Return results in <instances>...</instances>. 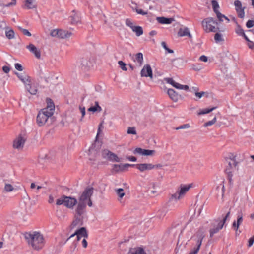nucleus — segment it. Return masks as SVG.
<instances>
[{
    "instance_id": "nucleus-1",
    "label": "nucleus",
    "mask_w": 254,
    "mask_h": 254,
    "mask_svg": "<svg viewBox=\"0 0 254 254\" xmlns=\"http://www.w3.org/2000/svg\"><path fill=\"white\" fill-rule=\"evenodd\" d=\"M24 236L28 244L35 250L41 249L45 245V241L44 236L39 232H25Z\"/></svg>"
},
{
    "instance_id": "nucleus-2",
    "label": "nucleus",
    "mask_w": 254,
    "mask_h": 254,
    "mask_svg": "<svg viewBox=\"0 0 254 254\" xmlns=\"http://www.w3.org/2000/svg\"><path fill=\"white\" fill-rule=\"evenodd\" d=\"M47 107L41 109L37 116V123L39 126L44 125L55 112V105L51 99H47Z\"/></svg>"
},
{
    "instance_id": "nucleus-3",
    "label": "nucleus",
    "mask_w": 254,
    "mask_h": 254,
    "mask_svg": "<svg viewBox=\"0 0 254 254\" xmlns=\"http://www.w3.org/2000/svg\"><path fill=\"white\" fill-rule=\"evenodd\" d=\"M203 30L207 33L216 32L219 30L218 22L212 17H207L202 21Z\"/></svg>"
},
{
    "instance_id": "nucleus-4",
    "label": "nucleus",
    "mask_w": 254,
    "mask_h": 254,
    "mask_svg": "<svg viewBox=\"0 0 254 254\" xmlns=\"http://www.w3.org/2000/svg\"><path fill=\"white\" fill-rule=\"evenodd\" d=\"M93 193L92 187H87L79 197V202L87 204L89 207L92 206L90 197Z\"/></svg>"
},
{
    "instance_id": "nucleus-5",
    "label": "nucleus",
    "mask_w": 254,
    "mask_h": 254,
    "mask_svg": "<svg viewBox=\"0 0 254 254\" xmlns=\"http://www.w3.org/2000/svg\"><path fill=\"white\" fill-rule=\"evenodd\" d=\"M77 203L76 198L70 196L63 195L56 201L57 205H64L67 208H71Z\"/></svg>"
},
{
    "instance_id": "nucleus-6",
    "label": "nucleus",
    "mask_w": 254,
    "mask_h": 254,
    "mask_svg": "<svg viewBox=\"0 0 254 254\" xmlns=\"http://www.w3.org/2000/svg\"><path fill=\"white\" fill-rule=\"evenodd\" d=\"M204 238V235L202 234L196 235L193 236L191 238V240L193 242L192 245L194 246L192 250L189 253V254H197L200 246L202 244V242Z\"/></svg>"
},
{
    "instance_id": "nucleus-7",
    "label": "nucleus",
    "mask_w": 254,
    "mask_h": 254,
    "mask_svg": "<svg viewBox=\"0 0 254 254\" xmlns=\"http://www.w3.org/2000/svg\"><path fill=\"white\" fill-rule=\"evenodd\" d=\"M52 37H57L60 38H68L71 35V33L62 29H54L51 32Z\"/></svg>"
},
{
    "instance_id": "nucleus-8",
    "label": "nucleus",
    "mask_w": 254,
    "mask_h": 254,
    "mask_svg": "<svg viewBox=\"0 0 254 254\" xmlns=\"http://www.w3.org/2000/svg\"><path fill=\"white\" fill-rule=\"evenodd\" d=\"M191 185L189 184L186 185H181L180 189L176 193L172 195V198H174L176 200L179 199L182 196L184 195L189 190L190 188Z\"/></svg>"
},
{
    "instance_id": "nucleus-9",
    "label": "nucleus",
    "mask_w": 254,
    "mask_h": 254,
    "mask_svg": "<svg viewBox=\"0 0 254 254\" xmlns=\"http://www.w3.org/2000/svg\"><path fill=\"white\" fill-rule=\"evenodd\" d=\"M212 228L210 229V237H213L214 235L217 233L223 227V224L219 222V220H215L211 225Z\"/></svg>"
},
{
    "instance_id": "nucleus-10",
    "label": "nucleus",
    "mask_w": 254,
    "mask_h": 254,
    "mask_svg": "<svg viewBox=\"0 0 254 254\" xmlns=\"http://www.w3.org/2000/svg\"><path fill=\"white\" fill-rule=\"evenodd\" d=\"M234 5L238 16L241 18H243L245 16V7H242L241 2L238 0H235Z\"/></svg>"
},
{
    "instance_id": "nucleus-11",
    "label": "nucleus",
    "mask_w": 254,
    "mask_h": 254,
    "mask_svg": "<svg viewBox=\"0 0 254 254\" xmlns=\"http://www.w3.org/2000/svg\"><path fill=\"white\" fill-rule=\"evenodd\" d=\"M104 157H107L110 161L112 162H119L121 161L120 158L115 153L109 150H105L103 152Z\"/></svg>"
},
{
    "instance_id": "nucleus-12",
    "label": "nucleus",
    "mask_w": 254,
    "mask_h": 254,
    "mask_svg": "<svg viewBox=\"0 0 254 254\" xmlns=\"http://www.w3.org/2000/svg\"><path fill=\"white\" fill-rule=\"evenodd\" d=\"M25 142V138L21 135H20L13 141V147L15 148L20 149L23 148Z\"/></svg>"
},
{
    "instance_id": "nucleus-13",
    "label": "nucleus",
    "mask_w": 254,
    "mask_h": 254,
    "mask_svg": "<svg viewBox=\"0 0 254 254\" xmlns=\"http://www.w3.org/2000/svg\"><path fill=\"white\" fill-rule=\"evenodd\" d=\"M142 77H149L151 78L153 77V73L151 67L150 65H145L140 72Z\"/></svg>"
},
{
    "instance_id": "nucleus-14",
    "label": "nucleus",
    "mask_w": 254,
    "mask_h": 254,
    "mask_svg": "<svg viewBox=\"0 0 254 254\" xmlns=\"http://www.w3.org/2000/svg\"><path fill=\"white\" fill-rule=\"evenodd\" d=\"M136 168L140 172H144L154 169V166L151 163H140L136 164Z\"/></svg>"
},
{
    "instance_id": "nucleus-15",
    "label": "nucleus",
    "mask_w": 254,
    "mask_h": 254,
    "mask_svg": "<svg viewBox=\"0 0 254 254\" xmlns=\"http://www.w3.org/2000/svg\"><path fill=\"white\" fill-rule=\"evenodd\" d=\"M155 152L154 150H148V149H144L141 148H136L133 151L134 154H138L140 155H145V156H151Z\"/></svg>"
},
{
    "instance_id": "nucleus-16",
    "label": "nucleus",
    "mask_w": 254,
    "mask_h": 254,
    "mask_svg": "<svg viewBox=\"0 0 254 254\" xmlns=\"http://www.w3.org/2000/svg\"><path fill=\"white\" fill-rule=\"evenodd\" d=\"M26 48L32 53L37 59H40L41 57V52L39 49L36 48L33 44H30L27 46Z\"/></svg>"
},
{
    "instance_id": "nucleus-17",
    "label": "nucleus",
    "mask_w": 254,
    "mask_h": 254,
    "mask_svg": "<svg viewBox=\"0 0 254 254\" xmlns=\"http://www.w3.org/2000/svg\"><path fill=\"white\" fill-rule=\"evenodd\" d=\"M86 205L87 204L79 202L76 209V214L77 216L83 218V215L84 213Z\"/></svg>"
},
{
    "instance_id": "nucleus-18",
    "label": "nucleus",
    "mask_w": 254,
    "mask_h": 254,
    "mask_svg": "<svg viewBox=\"0 0 254 254\" xmlns=\"http://www.w3.org/2000/svg\"><path fill=\"white\" fill-rule=\"evenodd\" d=\"M70 17L72 24H77L80 22L81 19L79 13H76L74 11H73Z\"/></svg>"
},
{
    "instance_id": "nucleus-19",
    "label": "nucleus",
    "mask_w": 254,
    "mask_h": 254,
    "mask_svg": "<svg viewBox=\"0 0 254 254\" xmlns=\"http://www.w3.org/2000/svg\"><path fill=\"white\" fill-rule=\"evenodd\" d=\"M19 79L24 84L25 86L30 83V77L26 74H22L18 73H16Z\"/></svg>"
},
{
    "instance_id": "nucleus-20",
    "label": "nucleus",
    "mask_w": 254,
    "mask_h": 254,
    "mask_svg": "<svg viewBox=\"0 0 254 254\" xmlns=\"http://www.w3.org/2000/svg\"><path fill=\"white\" fill-rule=\"evenodd\" d=\"M134 62L137 63L139 66H141L143 62V56L142 53H138L134 57L132 58Z\"/></svg>"
},
{
    "instance_id": "nucleus-21",
    "label": "nucleus",
    "mask_w": 254,
    "mask_h": 254,
    "mask_svg": "<svg viewBox=\"0 0 254 254\" xmlns=\"http://www.w3.org/2000/svg\"><path fill=\"white\" fill-rule=\"evenodd\" d=\"M129 254H146V253L142 247H138L131 249Z\"/></svg>"
},
{
    "instance_id": "nucleus-22",
    "label": "nucleus",
    "mask_w": 254,
    "mask_h": 254,
    "mask_svg": "<svg viewBox=\"0 0 254 254\" xmlns=\"http://www.w3.org/2000/svg\"><path fill=\"white\" fill-rule=\"evenodd\" d=\"M168 94L170 98L175 102L178 101L179 99V95L176 91L172 89H169L167 91Z\"/></svg>"
},
{
    "instance_id": "nucleus-23",
    "label": "nucleus",
    "mask_w": 254,
    "mask_h": 254,
    "mask_svg": "<svg viewBox=\"0 0 254 254\" xmlns=\"http://www.w3.org/2000/svg\"><path fill=\"white\" fill-rule=\"evenodd\" d=\"M243 216L241 213H239L237 214V222L234 221L233 223L232 226L235 228V229L237 231L238 230L239 226L243 222Z\"/></svg>"
},
{
    "instance_id": "nucleus-24",
    "label": "nucleus",
    "mask_w": 254,
    "mask_h": 254,
    "mask_svg": "<svg viewBox=\"0 0 254 254\" xmlns=\"http://www.w3.org/2000/svg\"><path fill=\"white\" fill-rule=\"evenodd\" d=\"M156 19L158 23L163 24H169L174 21L173 18L164 17H158Z\"/></svg>"
},
{
    "instance_id": "nucleus-25",
    "label": "nucleus",
    "mask_w": 254,
    "mask_h": 254,
    "mask_svg": "<svg viewBox=\"0 0 254 254\" xmlns=\"http://www.w3.org/2000/svg\"><path fill=\"white\" fill-rule=\"evenodd\" d=\"M26 90L32 95H35L37 92V88L34 85L29 83L25 86Z\"/></svg>"
},
{
    "instance_id": "nucleus-26",
    "label": "nucleus",
    "mask_w": 254,
    "mask_h": 254,
    "mask_svg": "<svg viewBox=\"0 0 254 254\" xmlns=\"http://www.w3.org/2000/svg\"><path fill=\"white\" fill-rule=\"evenodd\" d=\"M165 81L167 82V83L171 84L174 87L178 89H181L182 88V84H180L176 82H175L172 78H165Z\"/></svg>"
},
{
    "instance_id": "nucleus-27",
    "label": "nucleus",
    "mask_w": 254,
    "mask_h": 254,
    "mask_svg": "<svg viewBox=\"0 0 254 254\" xmlns=\"http://www.w3.org/2000/svg\"><path fill=\"white\" fill-rule=\"evenodd\" d=\"M179 36L181 37L188 36L190 38H191L192 36L190 32L189 29L187 27H185L183 29H180L178 32Z\"/></svg>"
},
{
    "instance_id": "nucleus-28",
    "label": "nucleus",
    "mask_w": 254,
    "mask_h": 254,
    "mask_svg": "<svg viewBox=\"0 0 254 254\" xmlns=\"http://www.w3.org/2000/svg\"><path fill=\"white\" fill-rule=\"evenodd\" d=\"M75 234H76V235H79L81 236V237H83L84 238L88 237L87 232L86 231L85 228L84 227H81L80 229L77 230L75 232Z\"/></svg>"
},
{
    "instance_id": "nucleus-29",
    "label": "nucleus",
    "mask_w": 254,
    "mask_h": 254,
    "mask_svg": "<svg viewBox=\"0 0 254 254\" xmlns=\"http://www.w3.org/2000/svg\"><path fill=\"white\" fill-rule=\"evenodd\" d=\"M132 31L135 33L137 36H140L143 34V29L141 26H135L132 29Z\"/></svg>"
},
{
    "instance_id": "nucleus-30",
    "label": "nucleus",
    "mask_w": 254,
    "mask_h": 254,
    "mask_svg": "<svg viewBox=\"0 0 254 254\" xmlns=\"http://www.w3.org/2000/svg\"><path fill=\"white\" fill-rule=\"evenodd\" d=\"M216 15L217 17V19H218V20L220 22H223L224 21V20H226L227 21V23H228L230 21V20L229 19V18L227 17H226L224 14H222L220 12H218L216 14Z\"/></svg>"
},
{
    "instance_id": "nucleus-31",
    "label": "nucleus",
    "mask_w": 254,
    "mask_h": 254,
    "mask_svg": "<svg viewBox=\"0 0 254 254\" xmlns=\"http://www.w3.org/2000/svg\"><path fill=\"white\" fill-rule=\"evenodd\" d=\"M25 6L27 9H33L35 7L34 4V0H25Z\"/></svg>"
},
{
    "instance_id": "nucleus-32",
    "label": "nucleus",
    "mask_w": 254,
    "mask_h": 254,
    "mask_svg": "<svg viewBox=\"0 0 254 254\" xmlns=\"http://www.w3.org/2000/svg\"><path fill=\"white\" fill-rule=\"evenodd\" d=\"M216 108V107H212L210 109H204L203 110H200L199 112H198V115H204L205 114L209 113L211 112V111H213Z\"/></svg>"
},
{
    "instance_id": "nucleus-33",
    "label": "nucleus",
    "mask_w": 254,
    "mask_h": 254,
    "mask_svg": "<svg viewBox=\"0 0 254 254\" xmlns=\"http://www.w3.org/2000/svg\"><path fill=\"white\" fill-rule=\"evenodd\" d=\"M212 5L213 11H214L215 14H216L218 12H219L218 10L219 8V5L218 3L216 0H213L212 1Z\"/></svg>"
},
{
    "instance_id": "nucleus-34",
    "label": "nucleus",
    "mask_w": 254,
    "mask_h": 254,
    "mask_svg": "<svg viewBox=\"0 0 254 254\" xmlns=\"http://www.w3.org/2000/svg\"><path fill=\"white\" fill-rule=\"evenodd\" d=\"M214 39L216 43H219L224 41L222 34L219 33H216L215 34Z\"/></svg>"
},
{
    "instance_id": "nucleus-35",
    "label": "nucleus",
    "mask_w": 254,
    "mask_h": 254,
    "mask_svg": "<svg viewBox=\"0 0 254 254\" xmlns=\"http://www.w3.org/2000/svg\"><path fill=\"white\" fill-rule=\"evenodd\" d=\"M6 36L9 39H13L14 37V32L12 30H9L5 32Z\"/></svg>"
},
{
    "instance_id": "nucleus-36",
    "label": "nucleus",
    "mask_w": 254,
    "mask_h": 254,
    "mask_svg": "<svg viewBox=\"0 0 254 254\" xmlns=\"http://www.w3.org/2000/svg\"><path fill=\"white\" fill-rule=\"evenodd\" d=\"M82 67L85 70L88 69L90 66L88 61L86 59H83L81 61Z\"/></svg>"
},
{
    "instance_id": "nucleus-37",
    "label": "nucleus",
    "mask_w": 254,
    "mask_h": 254,
    "mask_svg": "<svg viewBox=\"0 0 254 254\" xmlns=\"http://www.w3.org/2000/svg\"><path fill=\"white\" fill-rule=\"evenodd\" d=\"M13 189L14 188H13V186L11 184H5V187H4V190L6 192L12 191L13 190Z\"/></svg>"
},
{
    "instance_id": "nucleus-38",
    "label": "nucleus",
    "mask_w": 254,
    "mask_h": 254,
    "mask_svg": "<svg viewBox=\"0 0 254 254\" xmlns=\"http://www.w3.org/2000/svg\"><path fill=\"white\" fill-rule=\"evenodd\" d=\"M161 46L162 47L169 53H173L174 52L173 50L170 49L167 46L165 42H161Z\"/></svg>"
},
{
    "instance_id": "nucleus-39",
    "label": "nucleus",
    "mask_w": 254,
    "mask_h": 254,
    "mask_svg": "<svg viewBox=\"0 0 254 254\" xmlns=\"http://www.w3.org/2000/svg\"><path fill=\"white\" fill-rule=\"evenodd\" d=\"M76 217H77L76 219L73 221L72 225L74 227L78 225V224L80 223L81 220L82 219V217H78V216L76 215Z\"/></svg>"
},
{
    "instance_id": "nucleus-40",
    "label": "nucleus",
    "mask_w": 254,
    "mask_h": 254,
    "mask_svg": "<svg viewBox=\"0 0 254 254\" xmlns=\"http://www.w3.org/2000/svg\"><path fill=\"white\" fill-rule=\"evenodd\" d=\"M127 133L130 134H136V131L134 127H128Z\"/></svg>"
},
{
    "instance_id": "nucleus-41",
    "label": "nucleus",
    "mask_w": 254,
    "mask_h": 254,
    "mask_svg": "<svg viewBox=\"0 0 254 254\" xmlns=\"http://www.w3.org/2000/svg\"><path fill=\"white\" fill-rule=\"evenodd\" d=\"M18 28L22 32V33L24 35H26V36H31V33L28 30L25 29H23V28H22V27H19Z\"/></svg>"
},
{
    "instance_id": "nucleus-42",
    "label": "nucleus",
    "mask_w": 254,
    "mask_h": 254,
    "mask_svg": "<svg viewBox=\"0 0 254 254\" xmlns=\"http://www.w3.org/2000/svg\"><path fill=\"white\" fill-rule=\"evenodd\" d=\"M216 122V118L214 117L212 120L209 121L206 123H205L204 125V127L210 126L213 124H214Z\"/></svg>"
},
{
    "instance_id": "nucleus-43",
    "label": "nucleus",
    "mask_w": 254,
    "mask_h": 254,
    "mask_svg": "<svg viewBox=\"0 0 254 254\" xmlns=\"http://www.w3.org/2000/svg\"><path fill=\"white\" fill-rule=\"evenodd\" d=\"M126 24L132 30L135 26L134 25L133 22L129 19H127L126 20Z\"/></svg>"
},
{
    "instance_id": "nucleus-44",
    "label": "nucleus",
    "mask_w": 254,
    "mask_h": 254,
    "mask_svg": "<svg viewBox=\"0 0 254 254\" xmlns=\"http://www.w3.org/2000/svg\"><path fill=\"white\" fill-rule=\"evenodd\" d=\"M123 165L122 164H114L113 166L114 169L118 172L120 171H123V168H122Z\"/></svg>"
},
{
    "instance_id": "nucleus-45",
    "label": "nucleus",
    "mask_w": 254,
    "mask_h": 254,
    "mask_svg": "<svg viewBox=\"0 0 254 254\" xmlns=\"http://www.w3.org/2000/svg\"><path fill=\"white\" fill-rule=\"evenodd\" d=\"M118 64L120 65V67H121V68L123 70H124V71H127V68H126V64L124 62H123L122 61H119L118 62Z\"/></svg>"
},
{
    "instance_id": "nucleus-46",
    "label": "nucleus",
    "mask_w": 254,
    "mask_h": 254,
    "mask_svg": "<svg viewBox=\"0 0 254 254\" xmlns=\"http://www.w3.org/2000/svg\"><path fill=\"white\" fill-rule=\"evenodd\" d=\"M116 192H117V194L120 198H122L125 195V193L124 192V190L122 188L118 189L117 190Z\"/></svg>"
},
{
    "instance_id": "nucleus-47",
    "label": "nucleus",
    "mask_w": 254,
    "mask_h": 254,
    "mask_svg": "<svg viewBox=\"0 0 254 254\" xmlns=\"http://www.w3.org/2000/svg\"><path fill=\"white\" fill-rule=\"evenodd\" d=\"M230 212L229 211L226 215V216L224 217V218L222 219V220H220V219H218L219 220V222L220 223H222L223 225H224L226 221L227 220V218L229 217L230 216Z\"/></svg>"
},
{
    "instance_id": "nucleus-48",
    "label": "nucleus",
    "mask_w": 254,
    "mask_h": 254,
    "mask_svg": "<svg viewBox=\"0 0 254 254\" xmlns=\"http://www.w3.org/2000/svg\"><path fill=\"white\" fill-rule=\"evenodd\" d=\"M135 11L137 13V14H140L142 15H145L148 13V12L147 11L146 12L144 11L141 9H139V8H135Z\"/></svg>"
},
{
    "instance_id": "nucleus-49",
    "label": "nucleus",
    "mask_w": 254,
    "mask_h": 254,
    "mask_svg": "<svg viewBox=\"0 0 254 254\" xmlns=\"http://www.w3.org/2000/svg\"><path fill=\"white\" fill-rule=\"evenodd\" d=\"M254 26V20H249L246 23V26L250 28Z\"/></svg>"
},
{
    "instance_id": "nucleus-50",
    "label": "nucleus",
    "mask_w": 254,
    "mask_h": 254,
    "mask_svg": "<svg viewBox=\"0 0 254 254\" xmlns=\"http://www.w3.org/2000/svg\"><path fill=\"white\" fill-rule=\"evenodd\" d=\"M190 127V125L188 124H184L183 125H181L179 126V127L176 128L177 130L180 129H185V128H188Z\"/></svg>"
},
{
    "instance_id": "nucleus-51",
    "label": "nucleus",
    "mask_w": 254,
    "mask_h": 254,
    "mask_svg": "<svg viewBox=\"0 0 254 254\" xmlns=\"http://www.w3.org/2000/svg\"><path fill=\"white\" fill-rule=\"evenodd\" d=\"M15 68L18 71H21L23 70V68L21 64L19 63L15 64Z\"/></svg>"
},
{
    "instance_id": "nucleus-52",
    "label": "nucleus",
    "mask_w": 254,
    "mask_h": 254,
    "mask_svg": "<svg viewBox=\"0 0 254 254\" xmlns=\"http://www.w3.org/2000/svg\"><path fill=\"white\" fill-rule=\"evenodd\" d=\"M88 111L93 112H97V111L99 112V110H98V109L96 107H95V106L90 107V108H88Z\"/></svg>"
},
{
    "instance_id": "nucleus-53",
    "label": "nucleus",
    "mask_w": 254,
    "mask_h": 254,
    "mask_svg": "<svg viewBox=\"0 0 254 254\" xmlns=\"http://www.w3.org/2000/svg\"><path fill=\"white\" fill-rule=\"evenodd\" d=\"M79 110L82 114V118H83L85 115V108L84 107H82L80 106Z\"/></svg>"
},
{
    "instance_id": "nucleus-54",
    "label": "nucleus",
    "mask_w": 254,
    "mask_h": 254,
    "mask_svg": "<svg viewBox=\"0 0 254 254\" xmlns=\"http://www.w3.org/2000/svg\"><path fill=\"white\" fill-rule=\"evenodd\" d=\"M254 242V235L249 239L248 247H251Z\"/></svg>"
},
{
    "instance_id": "nucleus-55",
    "label": "nucleus",
    "mask_w": 254,
    "mask_h": 254,
    "mask_svg": "<svg viewBox=\"0 0 254 254\" xmlns=\"http://www.w3.org/2000/svg\"><path fill=\"white\" fill-rule=\"evenodd\" d=\"M135 166L136 167V164H130L126 163V164H123L122 168H123V170H124L125 169V168H126L128 167H135Z\"/></svg>"
},
{
    "instance_id": "nucleus-56",
    "label": "nucleus",
    "mask_w": 254,
    "mask_h": 254,
    "mask_svg": "<svg viewBox=\"0 0 254 254\" xmlns=\"http://www.w3.org/2000/svg\"><path fill=\"white\" fill-rule=\"evenodd\" d=\"M205 92H195V96L198 97L199 99L201 98L203 95H204Z\"/></svg>"
},
{
    "instance_id": "nucleus-57",
    "label": "nucleus",
    "mask_w": 254,
    "mask_h": 254,
    "mask_svg": "<svg viewBox=\"0 0 254 254\" xmlns=\"http://www.w3.org/2000/svg\"><path fill=\"white\" fill-rule=\"evenodd\" d=\"M199 60L201 61L206 62L208 61V58L205 55H202L199 57Z\"/></svg>"
},
{
    "instance_id": "nucleus-58",
    "label": "nucleus",
    "mask_w": 254,
    "mask_h": 254,
    "mask_svg": "<svg viewBox=\"0 0 254 254\" xmlns=\"http://www.w3.org/2000/svg\"><path fill=\"white\" fill-rule=\"evenodd\" d=\"M221 187V194L222 196L223 197L224 193V185L223 184H221L220 185V186L217 187V189Z\"/></svg>"
},
{
    "instance_id": "nucleus-59",
    "label": "nucleus",
    "mask_w": 254,
    "mask_h": 254,
    "mask_svg": "<svg viewBox=\"0 0 254 254\" xmlns=\"http://www.w3.org/2000/svg\"><path fill=\"white\" fill-rule=\"evenodd\" d=\"M2 70L4 72L8 73L10 71V68L7 66H3L2 67Z\"/></svg>"
},
{
    "instance_id": "nucleus-60",
    "label": "nucleus",
    "mask_w": 254,
    "mask_h": 254,
    "mask_svg": "<svg viewBox=\"0 0 254 254\" xmlns=\"http://www.w3.org/2000/svg\"><path fill=\"white\" fill-rule=\"evenodd\" d=\"M127 159L130 161H132V162H136V160H137V159L135 157H134V156H128L127 157Z\"/></svg>"
},
{
    "instance_id": "nucleus-61",
    "label": "nucleus",
    "mask_w": 254,
    "mask_h": 254,
    "mask_svg": "<svg viewBox=\"0 0 254 254\" xmlns=\"http://www.w3.org/2000/svg\"><path fill=\"white\" fill-rule=\"evenodd\" d=\"M54 202V198L52 195H50L49 196L48 202L50 204L53 203Z\"/></svg>"
},
{
    "instance_id": "nucleus-62",
    "label": "nucleus",
    "mask_w": 254,
    "mask_h": 254,
    "mask_svg": "<svg viewBox=\"0 0 254 254\" xmlns=\"http://www.w3.org/2000/svg\"><path fill=\"white\" fill-rule=\"evenodd\" d=\"M86 238H84L82 241V244L84 248H86L87 246V242L85 239Z\"/></svg>"
},
{
    "instance_id": "nucleus-63",
    "label": "nucleus",
    "mask_w": 254,
    "mask_h": 254,
    "mask_svg": "<svg viewBox=\"0 0 254 254\" xmlns=\"http://www.w3.org/2000/svg\"><path fill=\"white\" fill-rule=\"evenodd\" d=\"M237 33L240 35H242L245 33L244 32V30L242 29H239L237 31Z\"/></svg>"
},
{
    "instance_id": "nucleus-64",
    "label": "nucleus",
    "mask_w": 254,
    "mask_h": 254,
    "mask_svg": "<svg viewBox=\"0 0 254 254\" xmlns=\"http://www.w3.org/2000/svg\"><path fill=\"white\" fill-rule=\"evenodd\" d=\"M182 88L181 90H189V86L188 85H182Z\"/></svg>"
}]
</instances>
